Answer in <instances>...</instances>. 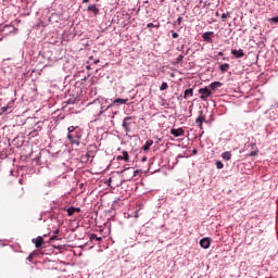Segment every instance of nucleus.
Masks as SVG:
<instances>
[{"label": "nucleus", "instance_id": "7", "mask_svg": "<svg viewBox=\"0 0 278 278\" xmlns=\"http://www.w3.org/2000/svg\"><path fill=\"white\" fill-rule=\"evenodd\" d=\"M231 55H233L235 58L237 59H240V58H244V50L242 49H235V50H231Z\"/></svg>", "mask_w": 278, "mask_h": 278}, {"label": "nucleus", "instance_id": "23", "mask_svg": "<svg viewBox=\"0 0 278 278\" xmlns=\"http://www.w3.org/2000/svg\"><path fill=\"white\" fill-rule=\"evenodd\" d=\"M160 90H168V84L162 83V85L160 86Z\"/></svg>", "mask_w": 278, "mask_h": 278}, {"label": "nucleus", "instance_id": "12", "mask_svg": "<svg viewBox=\"0 0 278 278\" xmlns=\"http://www.w3.org/2000/svg\"><path fill=\"white\" fill-rule=\"evenodd\" d=\"M129 102V99H123V98H117L113 101V104L116 105V103H119L121 105H125Z\"/></svg>", "mask_w": 278, "mask_h": 278}, {"label": "nucleus", "instance_id": "17", "mask_svg": "<svg viewBox=\"0 0 278 278\" xmlns=\"http://www.w3.org/2000/svg\"><path fill=\"white\" fill-rule=\"evenodd\" d=\"M220 86H223V83H220V81H214V83H212V84L210 85V88H211L212 90H216V88H220Z\"/></svg>", "mask_w": 278, "mask_h": 278}, {"label": "nucleus", "instance_id": "28", "mask_svg": "<svg viewBox=\"0 0 278 278\" xmlns=\"http://www.w3.org/2000/svg\"><path fill=\"white\" fill-rule=\"evenodd\" d=\"M182 21H184L182 17H178L177 21H176V23H177L178 25H181V22H182Z\"/></svg>", "mask_w": 278, "mask_h": 278}, {"label": "nucleus", "instance_id": "40", "mask_svg": "<svg viewBox=\"0 0 278 278\" xmlns=\"http://www.w3.org/2000/svg\"><path fill=\"white\" fill-rule=\"evenodd\" d=\"M146 161H147V157H143V159H142V162H146Z\"/></svg>", "mask_w": 278, "mask_h": 278}, {"label": "nucleus", "instance_id": "18", "mask_svg": "<svg viewBox=\"0 0 278 278\" xmlns=\"http://www.w3.org/2000/svg\"><path fill=\"white\" fill-rule=\"evenodd\" d=\"M219 71L222 73H227V71H229V64L228 63H224L219 66Z\"/></svg>", "mask_w": 278, "mask_h": 278}, {"label": "nucleus", "instance_id": "35", "mask_svg": "<svg viewBox=\"0 0 278 278\" xmlns=\"http://www.w3.org/2000/svg\"><path fill=\"white\" fill-rule=\"evenodd\" d=\"M188 53H190V49H188V50L186 51V55H188Z\"/></svg>", "mask_w": 278, "mask_h": 278}, {"label": "nucleus", "instance_id": "24", "mask_svg": "<svg viewBox=\"0 0 278 278\" xmlns=\"http://www.w3.org/2000/svg\"><path fill=\"white\" fill-rule=\"evenodd\" d=\"M184 61V55H178L177 58H176V64H179V63H181Z\"/></svg>", "mask_w": 278, "mask_h": 278}, {"label": "nucleus", "instance_id": "5", "mask_svg": "<svg viewBox=\"0 0 278 278\" xmlns=\"http://www.w3.org/2000/svg\"><path fill=\"white\" fill-rule=\"evenodd\" d=\"M212 36H214V31H206L202 35V38L205 42L212 43Z\"/></svg>", "mask_w": 278, "mask_h": 278}, {"label": "nucleus", "instance_id": "33", "mask_svg": "<svg viewBox=\"0 0 278 278\" xmlns=\"http://www.w3.org/2000/svg\"><path fill=\"white\" fill-rule=\"evenodd\" d=\"M1 110L2 112H5L8 110V106H3Z\"/></svg>", "mask_w": 278, "mask_h": 278}, {"label": "nucleus", "instance_id": "6", "mask_svg": "<svg viewBox=\"0 0 278 278\" xmlns=\"http://www.w3.org/2000/svg\"><path fill=\"white\" fill-rule=\"evenodd\" d=\"M33 243L35 244L36 249H40V247L45 244V239L42 237H37L36 239H33Z\"/></svg>", "mask_w": 278, "mask_h": 278}, {"label": "nucleus", "instance_id": "14", "mask_svg": "<svg viewBox=\"0 0 278 278\" xmlns=\"http://www.w3.org/2000/svg\"><path fill=\"white\" fill-rule=\"evenodd\" d=\"M194 96V89L190 88L185 90L184 99H188V97H193Z\"/></svg>", "mask_w": 278, "mask_h": 278}, {"label": "nucleus", "instance_id": "31", "mask_svg": "<svg viewBox=\"0 0 278 278\" xmlns=\"http://www.w3.org/2000/svg\"><path fill=\"white\" fill-rule=\"evenodd\" d=\"M148 27H149V28L155 27V25H153V23H149V24H148Z\"/></svg>", "mask_w": 278, "mask_h": 278}, {"label": "nucleus", "instance_id": "41", "mask_svg": "<svg viewBox=\"0 0 278 278\" xmlns=\"http://www.w3.org/2000/svg\"><path fill=\"white\" fill-rule=\"evenodd\" d=\"M215 14H216V16H218V12H216Z\"/></svg>", "mask_w": 278, "mask_h": 278}, {"label": "nucleus", "instance_id": "20", "mask_svg": "<svg viewBox=\"0 0 278 278\" xmlns=\"http://www.w3.org/2000/svg\"><path fill=\"white\" fill-rule=\"evenodd\" d=\"M216 168H218V170H222V168H225V164H223L220 161H216Z\"/></svg>", "mask_w": 278, "mask_h": 278}, {"label": "nucleus", "instance_id": "13", "mask_svg": "<svg viewBox=\"0 0 278 278\" xmlns=\"http://www.w3.org/2000/svg\"><path fill=\"white\" fill-rule=\"evenodd\" d=\"M153 147V140L149 139L146 141L144 146L142 147V151H149Z\"/></svg>", "mask_w": 278, "mask_h": 278}, {"label": "nucleus", "instance_id": "19", "mask_svg": "<svg viewBox=\"0 0 278 278\" xmlns=\"http://www.w3.org/2000/svg\"><path fill=\"white\" fill-rule=\"evenodd\" d=\"M90 240H97L98 242H101V240H103V238L97 237V235L91 233V235H90Z\"/></svg>", "mask_w": 278, "mask_h": 278}, {"label": "nucleus", "instance_id": "4", "mask_svg": "<svg viewBox=\"0 0 278 278\" xmlns=\"http://www.w3.org/2000/svg\"><path fill=\"white\" fill-rule=\"evenodd\" d=\"M210 244H212V239L210 238H203L200 241V247H202V249H210Z\"/></svg>", "mask_w": 278, "mask_h": 278}, {"label": "nucleus", "instance_id": "27", "mask_svg": "<svg viewBox=\"0 0 278 278\" xmlns=\"http://www.w3.org/2000/svg\"><path fill=\"white\" fill-rule=\"evenodd\" d=\"M255 155H257V151H252V152L250 153V157H255Z\"/></svg>", "mask_w": 278, "mask_h": 278}, {"label": "nucleus", "instance_id": "8", "mask_svg": "<svg viewBox=\"0 0 278 278\" xmlns=\"http://www.w3.org/2000/svg\"><path fill=\"white\" fill-rule=\"evenodd\" d=\"M67 140H70L71 144H76V147H79V144H81L79 139H76L75 136H73V134L67 135Z\"/></svg>", "mask_w": 278, "mask_h": 278}, {"label": "nucleus", "instance_id": "39", "mask_svg": "<svg viewBox=\"0 0 278 278\" xmlns=\"http://www.w3.org/2000/svg\"><path fill=\"white\" fill-rule=\"evenodd\" d=\"M136 175H138V170L135 172L134 176L136 177Z\"/></svg>", "mask_w": 278, "mask_h": 278}, {"label": "nucleus", "instance_id": "30", "mask_svg": "<svg viewBox=\"0 0 278 278\" xmlns=\"http://www.w3.org/2000/svg\"><path fill=\"white\" fill-rule=\"evenodd\" d=\"M79 138H81V135H79V132H77L76 136H75V139L79 140Z\"/></svg>", "mask_w": 278, "mask_h": 278}, {"label": "nucleus", "instance_id": "25", "mask_svg": "<svg viewBox=\"0 0 278 278\" xmlns=\"http://www.w3.org/2000/svg\"><path fill=\"white\" fill-rule=\"evenodd\" d=\"M27 261L28 262H34V253L28 255Z\"/></svg>", "mask_w": 278, "mask_h": 278}, {"label": "nucleus", "instance_id": "11", "mask_svg": "<svg viewBox=\"0 0 278 278\" xmlns=\"http://www.w3.org/2000/svg\"><path fill=\"white\" fill-rule=\"evenodd\" d=\"M92 156H93L92 152L88 151L85 155L80 156V160L84 164H86V162H88Z\"/></svg>", "mask_w": 278, "mask_h": 278}, {"label": "nucleus", "instance_id": "1", "mask_svg": "<svg viewBox=\"0 0 278 278\" xmlns=\"http://www.w3.org/2000/svg\"><path fill=\"white\" fill-rule=\"evenodd\" d=\"M199 94H201L200 99L202 101H207V98L212 97V90H210V88H207V87H204V88L199 89Z\"/></svg>", "mask_w": 278, "mask_h": 278}, {"label": "nucleus", "instance_id": "9", "mask_svg": "<svg viewBox=\"0 0 278 278\" xmlns=\"http://www.w3.org/2000/svg\"><path fill=\"white\" fill-rule=\"evenodd\" d=\"M124 161V162H129V153L127 151H123L122 155L117 156V161Z\"/></svg>", "mask_w": 278, "mask_h": 278}, {"label": "nucleus", "instance_id": "38", "mask_svg": "<svg viewBox=\"0 0 278 278\" xmlns=\"http://www.w3.org/2000/svg\"><path fill=\"white\" fill-rule=\"evenodd\" d=\"M193 155H197V150H193Z\"/></svg>", "mask_w": 278, "mask_h": 278}, {"label": "nucleus", "instance_id": "2", "mask_svg": "<svg viewBox=\"0 0 278 278\" xmlns=\"http://www.w3.org/2000/svg\"><path fill=\"white\" fill-rule=\"evenodd\" d=\"M130 125H131V117H125L123 121L122 127L125 128L126 134H129V131H131Z\"/></svg>", "mask_w": 278, "mask_h": 278}, {"label": "nucleus", "instance_id": "22", "mask_svg": "<svg viewBox=\"0 0 278 278\" xmlns=\"http://www.w3.org/2000/svg\"><path fill=\"white\" fill-rule=\"evenodd\" d=\"M231 16V12L223 13L222 20L225 21V18H229Z\"/></svg>", "mask_w": 278, "mask_h": 278}, {"label": "nucleus", "instance_id": "34", "mask_svg": "<svg viewBox=\"0 0 278 278\" xmlns=\"http://www.w3.org/2000/svg\"><path fill=\"white\" fill-rule=\"evenodd\" d=\"M83 3H90V0H83Z\"/></svg>", "mask_w": 278, "mask_h": 278}, {"label": "nucleus", "instance_id": "16", "mask_svg": "<svg viewBox=\"0 0 278 278\" xmlns=\"http://www.w3.org/2000/svg\"><path fill=\"white\" fill-rule=\"evenodd\" d=\"M222 157H223V160H225V162H229V160H231V152L226 151V152L222 153Z\"/></svg>", "mask_w": 278, "mask_h": 278}, {"label": "nucleus", "instance_id": "26", "mask_svg": "<svg viewBox=\"0 0 278 278\" xmlns=\"http://www.w3.org/2000/svg\"><path fill=\"white\" fill-rule=\"evenodd\" d=\"M67 130H68V134H73V131H75V127L70 126V127L67 128Z\"/></svg>", "mask_w": 278, "mask_h": 278}, {"label": "nucleus", "instance_id": "3", "mask_svg": "<svg viewBox=\"0 0 278 278\" xmlns=\"http://www.w3.org/2000/svg\"><path fill=\"white\" fill-rule=\"evenodd\" d=\"M170 134L172 136H174V138H179L180 136H185L186 131L184 130V128H172Z\"/></svg>", "mask_w": 278, "mask_h": 278}, {"label": "nucleus", "instance_id": "21", "mask_svg": "<svg viewBox=\"0 0 278 278\" xmlns=\"http://www.w3.org/2000/svg\"><path fill=\"white\" fill-rule=\"evenodd\" d=\"M73 214H75V206H71L70 208H67V215L73 216Z\"/></svg>", "mask_w": 278, "mask_h": 278}, {"label": "nucleus", "instance_id": "32", "mask_svg": "<svg viewBox=\"0 0 278 278\" xmlns=\"http://www.w3.org/2000/svg\"><path fill=\"white\" fill-rule=\"evenodd\" d=\"M75 212H77L79 214V212H81V208L75 207Z\"/></svg>", "mask_w": 278, "mask_h": 278}, {"label": "nucleus", "instance_id": "29", "mask_svg": "<svg viewBox=\"0 0 278 278\" xmlns=\"http://www.w3.org/2000/svg\"><path fill=\"white\" fill-rule=\"evenodd\" d=\"M172 37H173V38H179V34H178V33H173V34H172Z\"/></svg>", "mask_w": 278, "mask_h": 278}, {"label": "nucleus", "instance_id": "37", "mask_svg": "<svg viewBox=\"0 0 278 278\" xmlns=\"http://www.w3.org/2000/svg\"><path fill=\"white\" fill-rule=\"evenodd\" d=\"M55 238H56L55 236H54V237H51L50 240H55Z\"/></svg>", "mask_w": 278, "mask_h": 278}, {"label": "nucleus", "instance_id": "36", "mask_svg": "<svg viewBox=\"0 0 278 278\" xmlns=\"http://www.w3.org/2000/svg\"><path fill=\"white\" fill-rule=\"evenodd\" d=\"M218 55H220V56H223V55H225L223 52H218Z\"/></svg>", "mask_w": 278, "mask_h": 278}, {"label": "nucleus", "instance_id": "15", "mask_svg": "<svg viewBox=\"0 0 278 278\" xmlns=\"http://www.w3.org/2000/svg\"><path fill=\"white\" fill-rule=\"evenodd\" d=\"M88 12H93V14H99V8H97V4H91L88 7Z\"/></svg>", "mask_w": 278, "mask_h": 278}, {"label": "nucleus", "instance_id": "10", "mask_svg": "<svg viewBox=\"0 0 278 278\" xmlns=\"http://www.w3.org/2000/svg\"><path fill=\"white\" fill-rule=\"evenodd\" d=\"M195 123L200 129H203V123H205V117L203 114H201L199 117H197Z\"/></svg>", "mask_w": 278, "mask_h": 278}]
</instances>
